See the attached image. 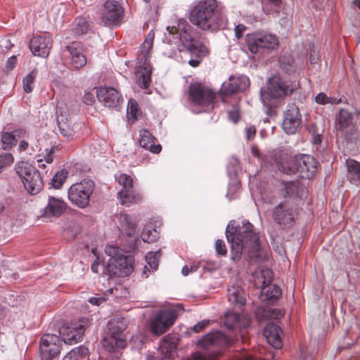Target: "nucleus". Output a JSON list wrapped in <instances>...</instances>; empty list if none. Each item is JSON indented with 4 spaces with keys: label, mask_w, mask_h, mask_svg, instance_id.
Segmentation results:
<instances>
[{
    "label": "nucleus",
    "mask_w": 360,
    "mask_h": 360,
    "mask_svg": "<svg viewBox=\"0 0 360 360\" xmlns=\"http://www.w3.org/2000/svg\"><path fill=\"white\" fill-rule=\"evenodd\" d=\"M165 34V40L174 44L180 52H188L195 56L191 59L188 64L197 67L200 63V58L208 53V49L199 39V33L185 19L180 18L171 22Z\"/></svg>",
    "instance_id": "nucleus-2"
},
{
    "label": "nucleus",
    "mask_w": 360,
    "mask_h": 360,
    "mask_svg": "<svg viewBox=\"0 0 360 360\" xmlns=\"http://www.w3.org/2000/svg\"><path fill=\"white\" fill-rule=\"evenodd\" d=\"M52 47V38L49 34L35 35L30 41V49L34 56L47 58Z\"/></svg>",
    "instance_id": "nucleus-20"
},
{
    "label": "nucleus",
    "mask_w": 360,
    "mask_h": 360,
    "mask_svg": "<svg viewBox=\"0 0 360 360\" xmlns=\"http://www.w3.org/2000/svg\"><path fill=\"white\" fill-rule=\"evenodd\" d=\"M315 101L317 103L324 105L326 103H334V101L332 97H328L326 94L321 92L315 98Z\"/></svg>",
    "instance_id": "nucleus-48"
},
{
    "label": "nucleus",
    "mask_w": 360,
    "mask_h": 360,
    "mask_svg": "<svg viewBox=\"0 0 360 360\" xmlns=\"http://www.w3.org/2000/svg\"><path fill=\"white\" fill-rule=\"evenodd\" d=\"M98 259H97L96 260L94 261V262L91 264V270L92 271L95 272V273H98V265H99V262L98 261Z\"/></svg>",
    "instance_id": "nucleus-61"
},
{
    "label": "nucleus",
    "mask_w": 360,
    "mask_h": 360,
    "mask_svg": "<svg viewBox=\"0 0 360 360\" xmlns=\"http://www.w3.org/2000/svg\"><path fill=\"white\" fill-rule=\"evenodd\" d=\"M37 74V70L34 69L23 79V89L26 93H30L32 91L34 86V80Z\"/></svg>",
    "instance_id": "nucleus-41"
},
{
    "label": "nucleus",
    "mask_w": 360,
    "mask_h": 360,
    "mask_svg": "<svg viewBox=\"0 0 360 360\" xmlns=\"http://www.w3.org/2000/svg\"><path fill=\"white\" fill-rule=\"evenodd\" d=\"M199 268L198 264H193L191 265H185L181 270L182 274L184 276L188 275L189 273L196 271Z\"/></svg>",
    "instance_id": "nucleus-52"
},
{
    "label": "nucleus",
    "mask_w": 360,
    "mask_h": 360,
    "mask_svg": "<svg viewBox=\"0 0 360 360\" xmlns=\"http://www.w3.org/2000/svg\"><path fill=\"white\" fill-rule=\"evenodd\" d=\"M210 323V320L209 319H205V320H202L200 322H198V323H196L193 327V330L194 332L195 333H200V331H202L205 328H206L207 326H208Z\"/></svg>",
    "instance_id": "nucleus-50"
},
{
    "label": "nucleus",
    "mask_w": 360,
    "mask_h": 360,
    "mask_svg": "<svg viewBox=\"0 0 360 360\" xmlns=\"http://www.w3.org/2000/svg\"><path fill=\"white\" fill-rule=\"evenodd\" d=\"M256 131H257V130H256V127L255 126L251 125V126L247 127L245 129L247 139H248V140L253 139L254 137L255 136Z\"/></svg>",
    "instance_id": "nucleus-54"
},
{
    "label": "nucleus",
    "mask_w": 360,
    "mask_h": 360,
    "mask_svg": "<svg viewBox=\"0 0 360 360\" xmlns=\"http://www.w3.org/2000/svg\"><path fill=\"white\" fill-rule=\"evenodd\" d=\"M245 29V27L243 25H238L235 27V34L238 39H240L243 36V32Z\"/></svg>",
    "instance_id": "nucleus-55"
},
{
    "label": "nucleus",
    "mask_w": 360,
    "mask_h": 360,
    "mask_svg": "<svg viewBox=\"0 0 360 360\" xmlns=\"http://www.w3.org/2000/svg\"><path fill=\"white\" fill-rule=\"evenodd\" d=\"M321 142V138L319 136H318L317 137H315L314 138V143H320Z\"/></svg>",
    "instance_id": "nucleus-64"
},
{
    "label": "nucleus",
    "mask_w": 360,
    "mask_h": 360,
    "mask_svg": "<svg viewBox=\"0 0 360 360\" xmlns=\"http://www.w3.org/2000/svg\"><path fill=\"white\" fill-rule=\"evenodd\" d=\"M68 174V171L65 169H62L56 172L51 179L52 186L56 189L60 188L66 180Z\"/></svg>",
    "instance_id": "nucleus-43"
},
{
    "label": "nucleus",
    "mask_w": 360,
    "mask_h": 360,
    "mask_svg": "<svg viewBox=\"0 0 360 360\" xmlns=\"http://www.w3.org/2000/svg\"><path fill=\"white\" fill-rule=\"evenodd\" d=\"M103 347L108 352H115L126 347L127 343L124 337L116 336L108 334L102 340Z\"/></svg>",
    "instance_id": "nucleus-32"
},
{
    "label": "nucleus",
    "mask_w": 360,
    "mask_h": 360,
    "mask_svg": "<svg viewBox=\"0 0 360 360\" xmlns=\"http://www.w3.org/2000/svg\"><path fill=\"white\" fill-rule=\"evenodd\" d=\"M284 197L302 200L307 196V191L304 185L299 181H283Z\"/></svg>",
    "instance_id": "nucleus-28"
},
{
    "label": "nucleus",
    "mask_w": 360,
    "mask_h": 360,
    "mask_svg": "<svg viewBox=\"0 0 360 360\" xmlns=\"http://www.w3.org/2000/svg\"><path fill=\"white\" fill-rule=\"evenodd\" d=\"M17 63V58L13 56L10 57L6 62V67L8 69H13Z\"/></svg>",
    "instance_id": "nucleus-56"
},
{
    "label": "nucleus",
    "mask_w": 360,
    "mask_h": 360,
    "mask_svg": "<svg viewBox=\"0 0 360 360\" xmlns=\"http://www.w3.org/2000/svg\"><path fill=\"white\" fill-rule=\"evenodd\" d=\"M264 335L268 342L276 349L282 347L283 331L281 327L275 323H269L264 328Z\"/></svg>",
    "instance_id": "nucleus-27"
},
{
    "label": "nucleus",
    "mask_w": 360,
    "mask_h": 360,
    "mask_svg": "<svg viewBox=\"0 0 360 360\" xmlns=\"http://www.w3.org/2000/svg\"><path fill=\"white\" fill-rule=\"evenodd\" d=\"M89 321L86 318L82 319L79 322L71 323L60 328L59 333L65 344L73 345L82 340L84 331Z\"/></svg>",
    "instance_id": "nucleus-15"
},
{
    "label": "nucleus",
    "mask_w": 360,
    "mask_h": 360,
    "mask_svg": "<svg viewBox=\"0 0 360 360\" xmlns=\"http://www.w3.org/2000/svg\"><path fill=\"white\" fill-rule=\"evenodd\" d=\"M62 340L53 334H44L40 340L39 352L41 360H52L60 353Z\"/></svg>",
    "instance_id": "nucleus-16"
},
{
    "label": "nucleus",
    "mask_w": 360,
    "mask_h": 360,
    "mask_svg": "<svg viewBox=\"0 0 360 360\" xmlns=\"http://www.w3.org/2000/svg\"><path fill=\"white\" fill-rule=\"evenodd\" d=\"M124 16V9L121 4L116 0H108L105 2L101 14V21L105 25H118Z\"/></svg>",
    "instance_id": "nucleus-17"
},
{
    "label": "nucleus",
    "mask_w": 360,
    "mask_h": 360,
    "mask_svg": "<svg viewBox=\"0 0 360 360\" xmlns=\"http://www.w3.org/2000/svg\"><path fill=\"white\" fill-rule=\"evenodd\" d=\"M229 118L231 121L236 123L239 120V112L237 108H233L228 112Z\"/></svg>",
    "instance_id": "nucleus-53"
},
{
    "label": "nucleus",
    "mask_w": 360,
    "mask_h": 360,
    "mask_svg": "<svg viewBox=\"0 0 360 360\" xmlns=\"http://www.w3.org/2000/svg\"><path fill=\"white\" fill-rule=\"evenodd\" d=\"M297 84L284 80L278 75H274L267 80L266 89L260 90V99L266 107V114L271 116L276 114L274 108L282 104V100L290 95L296 89Z\"/></svg>",
    "instance_id": "nucleus-4"
},
{
    "label": "nucleus",
    "mask_w": 360,
    "mask_h": 360,
    "mask_svg": "<svg viewBox=\"0 0 360 360\" xmlns=\"http://www.w3.org/2000/svg\"><path fill=\"white\" fill-rule=\"evenodd\" d=\"M161 255L160 250L155 252H150L146 255V260L147 264L152 271H155L158 269L159 264V258Z\"/></svg>",
    "instance_id": "nucleus-42"
},
{
    "label": "nucleus",
    "mask_w": 360,
    "mask_h": 360,
    "mask_svg": "<svg viewBox=\"0 0 360 360\" xmlns=\"http://www.w3.org/2000/svg\"><path fill=\"white\" fill-rule=\"evenodd\" d=\"M105 252L110 256L108 265L103 269L105 274H108L110 277H124L133 271V257L119 253L117 248L114 246H108Z\"/></svg>",
    "instance_id": "nucleus-6"
},
{
    "label": "nucleus",
    "mask_w": 360,
    "mask_h": 360,
    "mask_svg": "<svg viewBox=\"0 0 360 360\" xmlns=\"http://www.w3.org/2000/svg\"><path fill=\"white\" fill-rule=\"evenodd\" d=\"M154 138L152 134L147 129H142L139 131V144L140 146L149 150L153 153H159L161 151V146H155L154 143Z\"/></svg>",
    "instance_id": "nucleus-31"
},
{
    "label": "nucleus",
    "mask_w": 360,
    "mask_h": 360,
    "mask_svg": "<svg viewBox=\"0 0 360 360\" xmlns=\"http://www.w3.org/2000/svg\"><path fill=\"white\" fill-rule=\"evenodd\" d=\"M94 189V182L91 179L72 184L68 189V196L69 200L79 208L88 206L89 198Z\"/></svg>",
    "instance_id": "nucleus-8"
},
{
    "label": "nucleus",
    "mask_w": 360,
    "mask_h": 360,
    "mask_svg": "<svg viewBox=\"0 0 360 360\" xmlns=\"http://www.w3.org/2000/svg\"><path fill=\"white\" fill-rule=\"evenodd\" d=\"M282 3V0H263L262 10L266 14L278 13V7Z\"/></svg>",
    "instance_id": "nucleus-40"
},
{
    "label": "nucleus",
    "mask_w": 360,
    "mask_h": 360,
    "mask_svg": "<svg viewBox=\"0 0 360 360\" xmlns=\"http://www.w3.org/2000/svg\"><path fill=\"white\" fill-rule=\"evenodd\" d=\"M1 46L6 49H10L13 45L9 39H4L1 41Z\"/></svg>",
    "instance_id": "nucleus-59"
},
{
    "label": "nucleus",
    "mask_w": 360,
    "mask_h": 360,
    "mask_svg": "<svg viewBox=\"0 0 360 360\" xmlns=\"http://www.w3.org/2000/svg\"><path fill=\"white\" fill-rule=\"evenodd\" d=\"M53 152H54V148H51L50 151L46 153V155L44 156V160L46 163H51L53 162Z\"/></svg>",
    "instance_id": "nucleus-58"
},
{
    "label": "nucleus",
    "mask_w": 360,
    "mask_h": 360,
    "mask_svg": "<svg viewBox=\"0 0 360 360\" xmlns=\"http://www.w3.org/2000/svg\"><path fill=\"white\" fill-rule=\"evenodd\" d=\"M354 4L360 9V0H354Z\"/></svg>",
    "instance_id": "nucleus-63"
},
{
    "label": "nucleus",
    "mask_w": 360,
    "mask_h": 360,
    "mask_svg": "<svg viewBox=\"0 0 360 360\" xmlns=\"http://www.w3.org/2000/svg\"><path fill=\"white\" fill-rule=\"evenodd\" d=\"M250 84L248 77L245 75H231L224 82L220 89L224 95H233L245 91Z\"/></svg>",
    "instance_id": "nucleus-21"
},
{
    "label": "nucleus",
    "mask_w": 360,
    "mask_h": 360,
    "mask_svg": "<svg viewBox=\"0 0 360 360\" xmlns=\"http://www.w3.org/2000/svg\"><path fill=\"white\" fill-rule=\"evenodd\" d=\"M226 236L231 245V258L238 261L243 254L246 255L251 262H259L267 258L266 250L262 247L259 232L249 221L234 226L228 224Z\"/></svg>",
    "instance_id": "nucleus-1"
},
{
    "label": "nucleus",
    "mask_w": 360,
    "mask_h": 360,
    "mask_svg": "<svg viewBox=\"0 0 360 360\" xmlns=\"http://www.w3.org/2000/svg\"><path fill=\"white\" fill-rule=\"evenodd\" d=\"M228 299L231 303L243 305L245 303L244 292L238 286H232L228 289Z\"/></svg>",
    "instance_id": "nucleus-38"
},
{
    "label": "nucleus",
    "mask_w": 360,
    "mask_h": 360,
    "mask_svg": "<svg viewBox=\"0 0 360 360\" xmlns=\"http://www.w3.org/2000/svg\"><path fill=\"white\" fill-rule=\"evenodd\" d=\"M176 311L173 309H167L159 311L151 318L150 327L152 333L160 335L165 333L176 319Z\"/></svg>",
    "instance_id": "nucleus-14"
},
{
    "label": "nucleus",
    "mask_w": 360,
    "mask_h": 360,
    "mask_svg": "<svg viewBox=\"0 0 360 360\" xmlns=\"http://www.w3.org/2000/svg\"><path fill=\"white\" fill-rule=\"evenodd\" d=\"M57 123L60 134L67 139H72L81 129V124L63 114L58 115Z\"/></svg>",
    "instance_id": "nucleus-26"
},
{
    "label": "nucleus",
    "mask_w": 360,
    "mask_h": 360,
    "mask_svg": "<svg viewBox=\"0 0 360 360\" xmlns=\"http://www.w3.org/2000/svg\"><path fill=\"white\" fill-rule=\"evenodd\" d=\"M176 349V345L169 338H165L160 342L157 352L149 354L147 356L148 360H165L166 359H173Z\"/></svg>",
    "instance_id": "nucleus-24"
},
{
    "label": "nucleus",
    "mask_w": 360,
    "mask_h": 360,
    "mask_svg": "<svg viewBox=\"0 0 360 360\" xmlns=\"http://www.w3.org/2000/svg\"><path fill=\"white\" fill-rule=\"evenodd\" d=\"M297 216V208L288 201L281 202L274 207L272 218L282 229L293 226Z\"/></svg>",
    "instance_id": "nucleus-12"
},
{
    "label": "nucleus",
    "mask_w": 360,
    "mask_h": 360,
    "mask_svg": "<svg viewBox=\"0 0 360 360\" xmlns=\"http://www.w3.org/2000/svg\"><path fill=\"white\" fill-rule=\"evenodd\" d=\"M147 271H148V266H144V268H143V276L145 277V278H147L148 276L147 274Z\"/></svg>",
    "instance_id": "nucleus-62"
},
{
    "label": "nucleus",
    "mask_w": 360,
    "mask_h": 360,
    "mask_svg": "<svg viewBox=\"0 0 360 360\" xmlns=\"http://www.w3.org/2000/svg\"><path fill=\"white\" fill-rule=\"evenodd\" d=\"M67 205L60 198L49 195L46 205L41 210L44 217H59L66 210Z\"/></svg>",
    "instance_id": "nucleus-25"
},
{
    "label": "nucleus",
    "mask_w": 360,
    "mask_h": 360,
    "mask_svg": "<svg viewBox=\"0 0 360 360\" xmlns=\"http://www.w3.org/2000/svg\"><path fill=\"white\" fill-rule=\"evenodd\" d=\"M88 352V349L86 347H79L77 348H75L68 352L63 360H77V356L79 354V352L82 353V354H85Z\"/></svg>",
    "instance_id": "nucleus-47"
},
{
    "label": "nucleus",
    "mask_w": 360,
    "mask_h": 360,
    "mask_svg": "<svg viewBox=\"0 0 360 360\" xmlns=\"http://www.w3.org/2000/svg\"><path fill=\"white\" fill-rule=\"evenodd\" d=\"M116 179L121 186L117 193L118 199L122 205L129 206L137 203L141 200V195L133 188L132 178L126 174H120Z\"/></svg>",
    "instance_id": "nucleus-13"
},
{
    "label": "nucleus",
    "mask_w": 360,
    "mask_h": 360,
    "mask_svg": "<svg viewBox=\"0 0 360 360\" xmlns=\"http://www.w3.org/2000/svg\"><path fill=\"white\" fill-rule=\"evenodd\" d=\"M89 30V23L84 18H79L76 19L75 25L72 30L73 34L75 37L78 38L82 37L87 33Z\"/></svg>",
    "instance_id": "nucleus-39"
},
{
    "label": "nucleus",
    "mask_w": 360,
    "mask_h": 360,
    "mask_svg": "<svg viewBox=\"0 0 360 360\" xmlns=\"http://www.w3.org/2000/svg\"><path fill=\"white\" fill-rule=\"evenodd\" d=\"M65 49L71 57V63L75 68L79 69L86 65V58L79 43L72 42L71 44L67 45Z\"/></svg>",
    "instance_id": "nucleus-29"
},
{
    "label": "nucleus",
    "mask_w": 360,
    "mask_h": 360,
    "mask_svg": "<svg viewBox=\"0 0 360 360\" xmlns=\"http://www.w3.org/2000/svg\"><path fill=\"white\" fill-rule=\"evenodd\" d=\"M28 145L29 143L26 141L22 140L19 143L18 150L20 151L25 150V149L27 148Z\"/></svg>",
    "instance_id": "nucleus-60"
},
{
    "label": "nucleus",
    "mask_w": 360,
    "mask_h": 360,
    "mask_svg": "<svg viewBox=\"0 0 360 360\" xmlns=\"http://www.w3.org/2000/svg\"><path fill=\"white\" fill-rule=\"evenodd\" d=\"M255 285L261 289V293L266 295L269 300H277L281 295L278 286L271 284L272 281V271L268 268L259 269L253 274Z\"/></svg>",
    "instance_id": "nucleus-9"
},
{
    "label": "nucleus",
    "mask_w": 360,
    "mask_h": 360,
    "mask_svg": "<svg viewBox=\"0 0 360 360\" xmlns=\"http://www.w3.org/2000/svg\"><path fill=\"white\" fill-rule=\"evenodd\" d=\"M353 115L345 109H340L335 118L337 130L345 134L346 138L352 141L357 138L356 129L353 125Z\"/></svg>",
    "instance_id": "nucleus-19"
},
{
    "label": "nucleus",
    "mask_w": 360,
    "mask_h": 360,
    "mask_svg": "<svg viewBox=\"0 0 360 360\" xmlns=\"http://www.w3.org/2000/svg\"><path fill=\"white\" fill-rule=\"evenodd\" d=\"M347 179L354 184H360V162L349 160L347 161Z\"/></svg>",
    "instance_id": "nucleus-37"
},
{
    "label": "nucleus",
    "mask_w": 360,
    "mask_h": 360,
    "mask_svg": "<svg viewBox=\"0 0 360 360\" xmlns=\"http://www.w3.org/2000/svg\"><path fill=\"white\" fill-rule=\"evenodd\" d=\"M215 97L214 91L200 84H192L189 86L188 98L194 104L209 106L213 103Z\"/></svg>",
    "instance_id": "nucleus-18"
},
{
    "label": "nucleus",
    "mask_w": 360,
    "mask_h": 360,
    "mask_svg": "<svg viewBox=\"0 0 360 360\" xmlns=\"http://www.w3.org/2000/svg\"><path fill=\"white\" fill-rule=\"evenodd\" d=\"M224 342L225 336L224 333L217 330L203 336L200 340L198 341V345L203 347H208L212 345L222 344Z\"/></svg>",
    "instance_id": "nucleus-35"
},
{
    "label": "nucleus",
    "mask_w": 360,
    "mask_h": 360,
    "mask_svg": "<svg viewBox=\"0 0 360 360\" xmlns=\"http://www.w3.org/2000/svg\"><path fill=\"white\" fill-rule=\"evenodd\" d=\"M139 111V105L134 99H129L127 106V117L129 120H136Z\"/></svg>",
    "instance_id": "nucleus-46"
},
{
    "label": "nucleus",
    "mask_w": 360,
    "mask_h": 360,
    "mask_svg": "<svg viewBox=\"0 0 360 360\" xmlns=\"http://www.w3.org/2000/svg\"><path fill=\"white\" fill-rule=\"evenodd\" d=\"M224 326L231 330L246 328L250 324V320L241 316L238 313L234 311H228L224 321Z\"/></svg>",
    "instance_id": "nucleus-30"
},
{
    "label": "nucleus",
    "mask_w": 360,
    "mask_h": 360,
    "mask_svg": "<svg viewBox=\"0 0 360 360\" xmlns=\"http://www.w3.org/2000/svg\"><path fill=\"white\" fill-rule=\"evenodd\" d=\"M128 321L122 316H115L108 321V331L110 334L124 337L123 332L127 328Z\"/></svg>",
    "instance_id": "nucleus-33"
},
{
    "label": "nucleus",
    "mask_w": 360,
    "mask_h": 360,
    "mask_svg": "<svg viewBox=\"0 0 360 360\" xmlns=\"http://www.w3.org/2000/svg\"><path fill=\"white\" fill-rule=\"evenodd\" d=\"M95 102L94 94L92 91H85L83 97V103L86 105H91Z\"/></svg>",
    "instance_id": "nucleus-51"
},
{
    "label": "nucleus",
    "mask_w": 360,
    "mask_h": 360,
    "mask_svg": "<svg viewBox=\"0 0 360 360\" xmlns=\"http://www.w3.org/2000/svg\"><path fill=\"white\" fill-rule=\"evenodd\" d=\"M105 301V299L103 297H92L89 298V302L96 306H99L101 303H103Z\"/></svg>",
    "instance_id": "nucleus-57"
},
{
    "label": "nucleus",
    "mask_w": 360,
    "mask_h": 360,
    "mask_svg": "<svg viewBox=\"0 0 360 360\" xmlns=\"http://www.w3.org/2000/svg\"><path fill=\"white\" fill-rule=\"evenodd\" d=\"M154 34H149L144 40L141 46L142 58L144 60L143 65H140L136 70V83L142 89H148L151 82V67L147 63V59L149 57L150 51L153 44Z\"/></svg>",
    "instance_id": "nucleus-10"
},
{
    "label": "nucleus",
    "mask_w": 360,
    "mask_h": 360,
    "mask_svg": "<svg viewBox=\"0 0 360 360\" xmlns=\"http://www.w3.org/2000/svg\"><path fill=\"white\" fill-rule=\"evenodd\" d=\"M302 122L301 115L297 106L289 104L284 115L283 129L288 134H295Z\"/></svg>",
    "instance_id": "nucleus-22"
},
{
    "label": "nucleus",
    "mask_w": 360,
    "mask_h": 360,
    "mask_svg": "<svg viewBox=\"0 0 360 360\" xmlns=\"http://www.w3.org/2000/svg\"><path fill=\"white\" fill-rule=\"evenodd\" d=\"M96 96L99 102L108 108H115L123 101L120 93L112 87L103 86L98 89Z\"/></svg>",
    "instance_id": "nucleus-23"
},
{
    "label": "nucleus",
    "mask_w": 360,
    "mask_h": 360,
    "mask_svg": "<svg viewBox=\"0 0 360 360\" xmlns=\"http://www.w3.org/2000/svg\"><path fill=\"white\" fill-rule=\"evenodd\" d=\"M25 131L22 129H18L11 132H5L1 136V147L4 150H9L15 145L17 141L20 137L24 136Z\"/></svg>",
    "instance_id": "nucleus-34"
},
{
    "label": "nucleus",
    "mask_w": 360,
    "mask_h": 360,
    "mask_svg": "<svg viewBox=\"0 0 360 360\" xmlns=\"http://www.w3.org/2000/svg\"><path fill=\"white\" fill-rule=\"evenodd\" d=\"M158 238L157 231L151 226H146L142 232V239L146 243H152Z\"/></svg>",
    "instance_id": "nucleus-44"
},
{
    "label": "nucleus",
    "mask_w": 360,
    "mask_h": 360,
    "mask_svg": "<svg viewBox=\"0 0 360 360\" xmlns=\"http://www.w3.org/2000/svg\"><path fill=\"white\" fill-rule=\"evenodd\" d=\"M119 222L122 230L128 236H134L136 233V223L134 217L121 213L119 217Z\"/></svg>",
    "instance_id": "nucleus-36"
},
{
    "label": "nucleus",
    "mask_w": 360,
    "mask_h": 360,
    "mask_svg": "<svg viewBox=\"0 0 360 360\" xmlns=\"http://www.w3.org/2000/svg\"><path fill=\"white\" fill-rule=\"evenodd\" d=\"M279 170L286 174L299 173L303 179H311L314 176L317 169L316 159L309 155H297L290 157L286 161L278 165Z\"/></svg>",
    "instance_id": "nucleus-5"
},
{
    "label": "nucleus",
    "mask_w": 360,
    "mask_h": 360,
    "mask_svg": "<svg viewBox=\"0 0 360 360\" xmlns=\"http://www.w3.org/2000/svg\"><path fill=\"white\" fill-rule=\"evenodd\" d=\"M15 169L29 193L36 195L41 191L44 183L39 172L34 166L27 162L20 161L16 163Z\"/></svg>",
    "instance_id": "nucleus-7"
},
{
    "label": "nucleus",
    "mask_w": 360,
    "mask_h": 360,
    "mask_svg": "<svg viewBox=\"0 0 360 360\" xmlns=\"http://www.w3.org/2000/svg\"><path fill=\"white\" fill-rule=\"evenodd\" d=\"M190 20L202 30L215 32L226 25L224 7L217 0H200L191 10Z\"/></svg>",
    "instance_id": "nucleus-3"
},
{
    "label": "nucleus",
    "mask_w": 360,
    "mask_h": 360,
    "mask_svg": "<svg viewBox=\"0 0 360 360\" xmlns=\"http://www.w3.org/2000/svg\"><path fill=\"white\" fill-rule=\"evenodd\" d=\"M248 50L252 53H257L260 49H275L278 45L276 35L262 31L248 34L245 37Z\"/></svg>",
    "instance_id": "nucleus-11"
},
{
    "label": "nucleus",
    "mask_w": 360,
    "mask_h": 360,
    "mask_svg": "<svg viewBox=\"0 0 360 360\" xmlns=\"http://www.w3.org/2000/svg\"><path fill=\"white\" fill-rule=\"evenodd\" d=\"M262 313V316L266 318L278 319L283 316V312L281 309L266 308L263 309H258V314Z\"/></svg>",
    "instance_id": "nucleus-45"
},
{
    "label": "nucleus",
    "mask_w": 360,
    "mask_h": 360,
    "mask_svg": "<svg viewBox=\"0 0 360 360\" xmlns=\"http://www.w3.org/2000/svg\"><path fill=\"white\" fill-rule=\"evenodd\" d=\"M215 250L217 254L224 256L227 253L225 243L220 239H218L215 243Z\"/></svg>",
    "instance_id": "nucleus-49"
}]
</instances>
